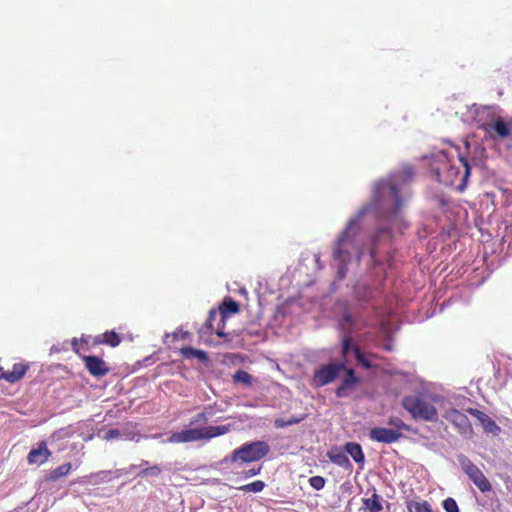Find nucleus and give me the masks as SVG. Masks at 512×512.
<instances>
[{"mask_svg":"<svg viewBox=\"0 0 512 512\" xmlns=\"http://www.w3.org/2000/svg\"><path fill=\"white\" fill-rule=\"evenodd\" d=\"M180 353H181L182 357L185 358V359L196 358L200 362L208 361V355H207V353L205 351L199 350V349H195V348L190 347V346L181 348Z\"/></svg>","mask_w":512,"mask_h":512,"instance_id":"23","label":"nucleus"},{"mask_svg":"<svg viewBox=\"0 0 512 512\" xmlns=\"http://www.w3.org/2000/svg\"><path fill=\"white\" fill-rule=\"evenodd\" d=\"M472 107L475 110V114L481 125L483 122H492L494 117H499L501 115V109L497 105L474 104Z\"/></svg>","mask_w":512,"mask_h":512,"instance_id":"14","label":"nucleus"},{"mask_svg":"<svg viewBox=\"0 0 512 512\" xmlns=\"http://www.w3.org/2000/svg\"><path fill=\"white\" fill-rule=\"evenodd\" d=\"M327 456L332 463L336 464L339 467H342L346 470L352 468V464L348 456L344 452L340 451L338 448H333L330 451H328Z\"/></svg>","mask_w":512,"mask_h":512,"instance_id":"18","label":"nucleus"},{"mask_svg":"<svg viewBox=\"0 0 512 512\" xmlns=\"http://www.w3.org/2000/svg\"><path fill=\"white\" fill-rule=\"evenodd\" d=\"M412 166L403 165L386 178L377 181L372 201L351 216L331 246L332 266L336 277L343 280L353 260L359 262L368 253L373 268L383 265L397 235L408 227L404 211L411 197L408 184Z\"/></svg>","mask_w":512,"mask_h":512,"instance_id":"1","label":"nucleus"},{"mask_svg":"<svg viewBox=\"0 0 512 512\" xmlns=\"http://www.w3.org/2000/svg\"><path fill=\"white\" fill-rule=\"evenodd\" d=\"M204 439L203 428L184 429L173 433L168 439L169 443H188Z\"/></svg>","mask_w":512,"mask_h":512,"instance_id":"12","label":"nucleus"},{"mask_svg":"<svg viewBox=\"0 0 512 512\" xmlns=\"http://www.w3.org/2000/svg\"><path fill=\"white\" fill-rule=\"evenodd\" d=\"M442 506L446 512H460L456 501L451 497L446 498Z\"/></svg>","mask_w":512,"mask_h":512,"instance_id":"33","label":"nucleus"},{"mask_svg":"<svg viewBox=\"0 0 512 512\" xmlns=\"http://www.w3.org/2000/svg\"><path fill=\"white\" fill-rule=\"evenodd\" d=\"M27 366L21 363H15L11 371H6L1 374V377L9 383L19 381L26 373Z\"/></svg>","mask_w":512,"mask_h":512,"instance_id":"19","label":"nucleus"},{"mask_svg":"<svg viewBox=\"0 0 512 512\" xmlns=\"http://www.w3.org/2000/svg\"><path fill=\"white\" fill-rule=\"evenodd\" d=\"M314 258H315V263L317 265V268L318 269H322L324 267V264L321 262L320 255L319 254H315Z\"/></svg>","mask_w":512,"mask_h":512,"instance_id":"42","label":"nucleus"},{"mask_svg":"<svg viewBox=\"0 0 512 512\" xmlns=\"http://www.w3.org/2000/svg\"><path fill=\"white\" fill-rule=\"evenodd\" d=\"M402 404L415 419L419 418L431 422L437 420L436 408L424 399L416 396H407L404 397Z\"/></svg>","mask_w":512,"mask_h":512,"instance_id":"4","label":"nucleus"},{"mask_svg":"<svg viewBox=\"0 0 512 512\" xmlns=\"http://www.w3.org/2000/svg\"><path fill=\"white\" fill-rule=\"evenodd\" d=\"M467 412L480 422L485 433L493 436H498L500 434V426H498L497 423L487 414L475 408H468Z\"/></svg>","mask_w":512,"mask_h":512,"instance_id":"11","label":"nucleus"},{"mask_svg":"<svg viewBox=\"0 0 512 512\" xmlns=\"http://www.w3.org/2000/svg\"><path fill=\"white\" fill-rule=\"evenodd\" d=\"M482 129L493 141H501L512 135V120H505L502 115L494 117L492 122H483Z\"/></svg>","mask_w":512,"mask_h":512,"instance_id":"6","label":"nucleus"},{"mask_svg":"<svg viewBox=\"0 0 512 512\" xmlns=\"http://www.w3.org/2000/svg\"><path fill=\"white\" fill-rule=\"evenodd\" d=\"M410 512H433L430 504L427 501L423 502H411L408 505Z\"/></svg>","mask_w":512,"mask_h":512,"instance_id":"30","label":"nucleus"},{"mask_svg":"<svg viewBox=\"0 0 512 512\" xmlns=\"http://www.w3.org/2000/svg\"><path fill=\"white\" fill-rule=\"evenodd\" d=\"M121 439L139 442L142 436L134 430V426L131 423L126 424L120 429Z\"/></svg>","mask_w":512,"mask_h":512,"instance_id":"26","label":"nucleus"},{"mask_svg":"<svg viewBox=\"0 0 512 512\" xmlns=\"http://www.w3.org/2000/svg\"><path fill=\"white\" fill-rule=\"evenodd\" d=\"M341 326L347 333H351L359 328L356 319L349 311L344 312L342 316Z\"/></svg>","mask_w":512,"mask_h":512,"instance_id":"25","label":"nucleus"},{"mask_svg":"<svg viewBox=\"0 0 512 512\" xmlns=\"http://www.w3.org/2000/svg\"><path fill=\"white\" fill-rule=\"evenodd\" d=\"M444 418L451 422L458 430V432L464 436L472 434V426L468 417L458 411L457 409L447 410L444 414Z\"/></svg>","mask_w":512,"mask_h":512,"instance_id":"9","label":"nucleus"},{"mask_svg":"<svg viewBox=\"0 0 512 512\" xmlns=\"http://www.w3.org/2000/svg\"><path fill=\"white\" fill-rule=\"evenodd\" d=\"M232 427H233L232 424H226V425H220V426H206L203 428L204 439L209 440L214 437L225 435L231 431Z\"/></svg>","mask_w":512,"mask_h":512,"instance_id":"20","label":"nucleus"},{"mask_svg":"<svg viewBox=\"0 0 512 512\" xmlns=\"http://www.w3.org/2000/svg\"><path fill=\"white\" fill-rule=\"evenodd\" d=\"M354 354L356 362L365 369H371L373 367L370 357L364 354L358 345L353 343V339L350 335H346L342 340V355L347 357L349 353Z\"/></svg>","mask_w":512,"mask_h":512,"instance_id":"8","label":"nucleus"},{"mask_svg":"<svg viewBox=\"0 0 512 512\" xmlns=\"http://www.w3.org/2000/svg\"><path fill=\"white\" fill-rule=\"evenodd\" d=\"M362 502L369 512H381L383 510V498L375 490L370 498H363Z\"/></svg>","mask_w":512,"mask_h":512,"instance_id":"21","label":"nucleus"},{"mask_svg":"<svg viewBox=\"0 0 512 512\" xmlns=\"http://www.w3.org/2000/svg\"><path fill=\"white\" fill-rule=\"evenodd\" d=\"M215 316V312L214 311H210L209 313V319L208 321L211 322L212 318Z\"/></svg>","mask_w":512,"mask_h":512,"instance_id":"43","label":"nucleus"},{"mask_svg":"<svg viewBox=\"0 0 512 512\" xmlns=\"http://www.w3.org/2000/svg\"><path fill=\"white\" fill-rule=\"evenodd\" d=\"M110 474V471H100L95 474H92L90 477L93 479L94 483L103 482L107 480V476Z\"/></svg>","mask_w":512,"mask_h":512,"instance_id":"38","label":"nucleus"},{"mask_svg":"<svg viewBox=\"0 0 512 512\" xmlns=\"http://www.w3.org/2000/svg\"><path fill=\"white\" fill-rule=\"evenodd\" d=\"M238 311H239V305L235 300H233L231 298L224 300L223 310H222L223 315L225 313H237Z\"/></svg>","mask_w":512,"mask_h":512,"instance_id":"32","label":"nucleus"},{"mask_svg":"<svg viewBox=\"0 0 512 512\" xmlns=\"http://www.w3.org/2000/svg\"><path fill=\"white\" fill-rule=\"evenodd\" d=\"M260 471H261V467H258L257 469H255V468L249 469L244 472V476H245V478H250V477L258 475L260 473Z\"/></svg>","mask_w":512,"mask_h":512,"instance_id":"39","label":"nucleus"},{"mask_svg":"<svg viewBox=\"0 0 512 512\" xmlns=\"http://www.w3.org/2000/svg\"><path fill=\"white\" fill-rule=\"evenodd\" d=\"M85 366L91 375L101 377L109 372V368L106 363L97 356H86L84 357Z\"/></svg>","mask_w":512,"mask_h":512,"instance_id":"16","label":"nucleus"},{"mask_svg":"<svg viewBox=\"0 0 512 512\" xmlns=\"http://www.w3.org/2000/svg\"><path fill=\"white\" fill-rule=\"evenodd\" d=\"M216 334H217L219 337H224V336H225V333H224L223 331H221V330H218V331L216 332Z\"/></svg>","mask_w":512,"mask_h":512,"instance_id":"44","label":"nucleus"},{"mask_svg":"<svg viewBox=\"0 0 512 512\" xmlns=\"http://www.w3.org/2000/svg\"><path fill=\"white\" fill-rule=\"evenodd\" d=\"M98 342L108 344L111 347H116L120 344L121 338L116 332L107 331L103 334V340Z\"/></svg>","mask_w":512,"mask_h":512,"instance_id":"28","label":"nucleus"},{"mask_svg":"<svg viewBox=\"0 0 512 512\" xmlns=\"http://www.w3.org/2000/svg\"><path fill=\"white\" fill-rule=\"evenodd\" d=\"M469 149H470V144H469V142H465V150H466L467 152H469Z\"/></svg>","mask_w":512,"mask_h":512,"instance_id":"45","label":"nucleus"},{"mask_svg":"<svg viewBox=\"0 0 512 512\" xmlns=\"http://www.w3.org/2000/svg\"><path fill=\"white\" fill-rule=\"evenodd\" d=\"M162 472V469L158 465H153L142 469L139 473V477H158Z\"/></svg>","mask_w":512,"mask_h":512,"instance_id":"31","label":"nucleus"},{"mask_svg":"<svg viewBox=\"0 0 512 512\" xmlns=\"http://www.w3.org/2000/svg\"><path fill=\"white\" fill-rule=\"evenodd\" d=\"M233 380L235 383L250 386L252 384L253 378L248 372L244 370H237L233 375Z\"/></svg>","mask_w":512,"mask_h":512,"instance_id":"27","label":"nucleus"},{"mask_svg":"<svg viewBox=\"0 0 512 512\" xmlns=\"http://www.w3.org/2000/svg\"><path fill=\"white\" fill-rule=\"evenodd\" d=\"M345 451L356 463H364L365 456L360 444L356 442H348L345 444Z\"/></svg>","mask_w":512,"mask_h":512,"instance_id":"22","label":"nucleus"},{"mask_svg":"<svg viewBox=\"0 0 512 512\" xmlns=\"http://www.w3.org/2000/svg\"><path fill=\"white\" fill-rule=\"evenodd\" d=\"M270 451L269 445L264 441L247 442L235 449L230 457L231 463H250L264 458Z\"/></svg>","mask_w":512,"mask_h":512,"instance_id":"3","label":"nucleus"},{"mask_svg":"<svg viewBox=\"0 0 512 512\" xmlns=\"http://www.w3.org/2000/svg\"><path fill=\"white\" fill-rule=\"evenodd\" d=\"M135 468H136V465H134V464H132V465L129 467V469H130V470H135Z\"/></svg>","mask_w":512,"mask_h":512,"instance_id":"48","label":"nucleus"},{"mask_svg":"<svg viewBox=\"0 0 512 512\" xmlns=\"http://www.w3.org/2000/svg\"><path fill=\"white\" fill-rule=\"evenodd\" d=\"M144 437H145V438H150V437L155 438V437H156V435H152V436L146 435V436H144Z\"/></svg>","mask_w":512,"mask_h":512,"instance_id":"49","label":"nucleus"},{"mask_svg":"<svg viewBox=\"0 0 512 512\" xmlns=\"http://www.w3.org/2000/svg\"><path fill=\"white\" fill-rule=\"evenodd\" d=\"M457 461L464 473L481 492L485 493L492 490V486L486 476L466 455L458 454Z\"/></svg>","mask_w":512,"mask_h":512,"instance_id":"5","label":"nucleus"},{"mask_svg":"<svg viewBox=\"0 0 512 512\" xmlns=\"http://www.w3.org/2000/svg\"><path fill=\"white\" fill-rule=\"evenodd\" d=\"M265 488V483L261 480H256L252 483L241 486L239 489L243 492H261Z\"/></svg>","mask_w":512,"mask_h":512,"instance_id":"29","label":"nucleus"},{"mask_svg":"<svg viewBox=\"0 0 512 512\" xmlns=\"http://www.w3.org/2000/svg\"><path fill=\"white\" fill-rule=\"evenodd\" d=\"M402 433L398 430L376 427L370 430L369 437L371 440L391 444L397 442L401 437Z\"/></svg>","mask_w":512,"mask_h":512,"instance_id":"13","label":"nucleus"},{"mask_svg":"<svg viewBox=\"0 0 512 512\" xmlns=\"http://www.w3.org/2000/svg\"><path fill=\"white\" fill-rule=\"evenodd\" d=\"M51 456V451L47 448L46 442L41 441L36 448L30 450L27 456L29 464L41 465Z\"/></svg>","mask_w":512,"mask_h":512,"instance_id":"15","label":"nucleus"},{"mask_svg":"<svg viewBox=\"0 0 512 512\" xmlns=\"http://www.w3.org/2000/svg\"><path fill=\"white\" fill-rule=\"evenodd\" d=\"M346 369L345 363H329L322 365L314 372L312 385L322 387L333 382Z\"/></svg>","mask_w":512,"mask_h":512,"instance_id":"7","label":"nucleus"},{"mask_svg":"<svg viewBox=\"0 0 512 512\" xmlns=\"http://www.w3.org/2000/svg\"><path fill=\"white\" fill-rule=\"evenodd\" d=\"M345 375L341 381L340 386L336 389L335 394L338 398L348 397L356 390L360 379L356 376L355 371L351 368H346Z\"/></svg>","mask_w":512,"mask_h":512,"instance_id":"10","label":"nucleus"},{"mask_svg":"<svg viewBox=\"0 0 512 512\" xmlns=\"http://www.w3.org/2000/svg\"><path fill=\"white\" fill-rule=\"evenodd\" d=\"M274 425L276 428H284L288 426V423L286 422V420L276 419Z\"/></svg>","mask_w":512,"mask_h":512,"instance_id":"41","label":"nucleus"},{"mask_svg":"<svg viewBox=\"0 0 512 512\" xmlns=\"http://www.w3.org/2000/svg\"><path fill=\"white\" fill-rule=\"evenodd\" d=\"M72 468V465L70 462L64 463L57 468L53 469L48 473L46 476V480L49 482H55L59 480L60 478H63L67 476Z\"/></svg>","mask_w":512,"mask_h":512,"instance_id":"24","label":"nucleus"},{"mask_svg":"<svg viewBox=\"0 0 512 512\" xmlns=\"http://www.w3.org/2000/svg\"><path fill=\"white\" fill-rule=\"evenodd\" d=\"M302 419H303L302 417L298 418V417L292 416L288 420H286V422L288 423V426H291V425L300 423L302 421Z\"/></svg>","mask_w":512,"mask_h":512,"instance_id":"40","label":"nucleus"},{"mask_svg":"<svg viewBox=\"0 0 512 512\" xmlns=\"http://www.w3.org/2000/svg\"><path fill=\"white\" fill-rule=\"evenodd\" d=\"M354 289L355 296L362 305L369 304L377 294V290L375 288L365 284L359 283Z\"/></svg>","mask_w":512,"mask_h":512,"instance_id":"17","label":"nucleus"},{"mask_svg":"<svg viewBox=\"0 0 512 512\" xmlns=\"http://www.w3.org/2000/svg\"><path fill=\"white\" fill-rule=\"evenodd\" d=\"M146 465H148V461L143 460V461L141 462V465H140V466H146Z\"/></svg>","mask_w":512,"mask_h":512,"instance_id":"47","label":"nucleus"},{"mask_svg":"<svg viewBox=\"0 0 512 512\" xmlns=\"http://www.w3.org/2000/svg\"><path fill=\"white\" fill-rule=\"evenodd\" d=\"M210 416H212L211 412H208V411L201 412L194 417L192 424L193 423H206Z\"/></svg>","mask_w":512,"mask_h":512,"instance_id":"37","label":"nucleus"},{"mask_svg":"<svg viewBox=\"0 0 512 512\" xmlns=\"http://www.w3.org/2000/svg\"><path fill=\"white\" fill-rule=\"evenodd\" d=\"M455 152L463 170H460V168L454 164V155L443 150L434 155V163L431 165V169L439 182L445 185H455L458 190L462 191L467 185L471 168L473 166H479L481 159L476 156H466L458 147L455 148Z\"/></svg>","mask_w":512,"mask_h":512,"instance_id":"2","label":"nucleus"},{"mask_svg":"<svg viewBox=\"0 0 512 512\" xmlns=\"http://www.w3.org/2000/svg\"><path fill=\"white\" fill-rule=\"evenodd\" d=\"M325 479L321 476H313L309 479V483L311 487H313L315 490H321L325 486Z\"/></svg>","mask_w":512,"mask_h":512,"instance_id":"34","label":"nucleus"},{"mask_svg":"<svg viewBox=\"0 0 512 512\" xmlns=\"http://www.w3.org/2000/svg\"><path fill=\"white\" fill-rule=\"evenodd\" d=\"M101 437L106 441L121 439L120 429H109Z\"/></svg>","mask_w":512,"mask_h":512,"instance_id":"36","label":"nucleus"},{"mask_svg":"<svg viewBox=\"0 0 512 512\" xmlns=\"http://www.w3.org/2000/svg\"><path fill=\"white\" fill-rule=\"evenodd\" d=\"M388 424L397 429H403L409 431V426L406 425L400 418L398 417H390L388 420Z\"/></svg>","mask_w":512,"mask_h":512,"instance_id":"35","label":"nucleus"},{"mask_svg":"<svg viewBox=\"0 0 512 512\" xmlns=\"http://www.w3.org/2000/svg\"><path fill=\"white\" fill-rule=\"evenodd\" d=\"M72 345H73V348L75 349V348H76V345H77V339H73V341H72Z\"/></svg>","mask_w":512,"mask_h":512,"instance_id":"46","label":"nucleus"}]
</instances>
